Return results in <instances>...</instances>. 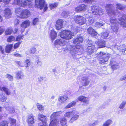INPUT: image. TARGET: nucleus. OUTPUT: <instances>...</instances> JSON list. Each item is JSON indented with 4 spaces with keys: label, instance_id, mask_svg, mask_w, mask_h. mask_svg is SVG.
Wrapping results in <instances>:
<instances>
[{
    "label": "nucleus",
    "instance_id": "f257e3e1",
    "mask_svg": "<svg viewBox=\"0 0 126 126\" xmlns=\"http://www.w3.org/2000/svg\"><path fill=\"white\" fill-rule=\"evenodd\" d=\"M114 6L111 4H108L106 5L105 8L106 12L109 16H111L110 19V21L111 25H117L118 22L114 17H112L113 16H115L118 13L117 10H113Z\"/></svg>",
    "mask_w": 126,
    "mask_h": 126
},
{
    "label": "nucleus",
    "instance_id": "f03ea898",
    "mask_svg": "<svg viewBox=\"0 0 126 126\" xmlns=\"http://www.w3.org/2000/svg\"><path fill=\"white\" fill-rule=\"evenodd\" d=\"M97 54V58L99 61V63L101 64H105L110 57V54H106L102 51H100Z\"/></svg>",
    "mask_w": 126,
    "mask_h": 126
},
{
    "label": "nucleus",
    "instance_id": "7ed1b4c3",
    "mask_svg": "<svg viewBox=\"0 0 126 126\" xmlns=\"http://www.w3.org/2000/svg\"><path fill=\"white\" fill-rule=\"evenodd\" d=\"M74 34L71 32L67 30H64L61 32L60 36L63 39L68 40L70 39L73 38Z\"/></svg>",
    "mask_w": 126,
    "mask_h": 126
},
{
    "label": "nucleus",
    "instance_id": "20e7f679",
    "mask_svg": "<svg viewBox=\"0 0 126 126\" xmlns=\"http://www.w3.org/2000/svg\"><path fill=\"white\" fill-rule=\"evenodd\" d=\"M32 0H14V3L18 4L20 6H23L24 5L28 6L31 8L32 5Z\"/></svg>",
    "mask_w": 126,
    "mask_h": 126
},
{
    "label": "nucleus",
    "instance_id": "39448f33",
    "mask_svg": "<svg viewBox=\"0 0 126 126\" xmlns=\"http://www.w3.org/2000/svg\"><path fill=\"white\" fill-rule=\"evenodd\" d=\"M35 7L37 8H39L40 9H42L44 6V11H46L47 9V5L45 4L44 0H35Z\"/></svg>",
    "mask_w": 126,
    "mask_h": 126
},
{
    "label": "nucleus",
    "instance_id": "423d86ee",
    "mask_svg": "<svg viewBox=\"0 0 126 126\" xmlns=\"http://www.w3.org/2000/svg\"><path fill=\"white\" fill-rule=\"evenodd\" d=\"M91 10L92 13L94 15H102L104 13V11L103 9L100 8H98L95 5L91 7Z\"/></svg>",
    "mask_w": 126,
    "mask_h": 126
},
{
    "label": "nucleus",
    "instance_id": "0eeeda50",
    "mask_svg": "<svg viewBox=\"0 0 126 126\" xmlns=\"http://www.w3.org/2000/svg\"><path fill=\"white\" fill-rule=\"evenodd\" d=\"M74 19L75 22L80 25L84 24L86 22V19L80 15L75 16Z\"/></svg>",
    "mask_w": 126,
    "mask_h": 126
},
{
    "label": "nucleus",
    "instance_id": "6e6552de",
    "mask_svg": "<svg viewBox=\"0 0 126 126\" xmlns=\"http://www.w3.org/2000/svg\"><path fill=\"white\" fill-rule=\"evenodd\" d=\"M31 15V12L28 10L24 9L22 10L20 18L22 19L27 18Z\"/></svg>",
    "mask_w": 126,
    "mask_h": 126
},
{
    "label": "nucleus",
    "instance_id": "1a4fd4ad",
    "mask_svg": "<svg viewBox=\"0 0 126 126\" xmlns=\"http://www.w3.org/2000/svg\"><path fill=\"white\" fill-rule=\"evenodd\" d=\"M69 50L70 52L72 55L76 53L78 51V49L76 47H72L71 45H69L68 46V47L65 48L64 51L65 50L68 51Z\"/></svg>",
    "mask_w": 126,
    "mask_h": 126
},
{
    "label": "nucleus",
    "instance_id": "9d476101",
    "mask_svg": "<svg viewBox=\"0 0 126 126\" xmlns=\"http://www.w3.org/2000/svg\"><path fill=\"white\" fill-rule=\"evenodd\" d=\"M88 8L87 5L84 4H82L76 7L75 10L76 12L85 11Z\"/></svg>",
    "mask_w": 126,
    "mask_h": 126
},
{
    "label": "nucleus",
    "instance_id": "9b49d317",
    "mask_svg": "<svg viewBox=\"0 0 126 126\" xmlns=\"http://www.w3.org/2000/svg\"><path fill=\"white\" fill-rule=\"evenodd\" d=\"M87 55L92 54L96 51L95 47L92 44H90L87 47Z\"/></svg>",
    "mask_w": 126,
    "mask_h": 126
},
{
    "label": "nucleus",
    "instance_id": "f8f14e48",
    "mask_svg": "<svg viewBox=\"0 0 126 126\" xmlns=\"http://www.w3.org/2000/svg\"><path fill=\"white\" fill-rule=\"evenodd\" d=\"M31 22L29 20H25L23 22L21 25V27L22 28L21 31L22 32H24L25 29L28 27L30 25Z\"/></svg>",
    "mask_w": 126,
    "mask_h": 126
},
{
    "label": "nucleus",
    "instance_id": "ddd939ff",
    "mask_svg": "<svg viewBox=\"0 0 126 126\" xmlns=\"http://www.w3.org/2000/svg\"><path fill=\"white\" fill-rule=\"evenodd\" d=\"M4 16L5 18H8L11 17L12 14L11 10L9 8H5L4 10Z\"/></svg>",
    "mask_w": 126,
    "mask_h": 126
},
{
    "label": "nucleus",
    "instance_id": "4468645a",
    "mask_svg": "<svg viewBox=\"0 0 126 126\" xmlns=\"http://www.w3.org/2000/svg\"><path fill=\"white\" fill-rule=\"evenodd\" d=\"M63 21L62 19H59L56 22L55 25L56 29L57 30H59L61 29L63 24Z\"/></svg>",
    "mask_w": 126,
    "mask_h": 126
},
{
    "label": "nucleus",
    "instance_id": "2eb2a0df",
    "mask_svg": "<svg viewBox=\"0 0 126 126\" xmlns=\"http://www.w3.org/2000/svg\"><path fill=\"white\" fill-rule=\"evenodd\" d=\"M66 43V41L62 39L57 40L54 43L55 45H59L61 46H63L65 45Z\"/></svg>",
    "mask_w": 126,
    "mask_h": 126
},
{
    "label": "nucleus",
    "instance_id": "dca6fc26",
    "mask_svg": "<svg viewBox=\"0 0 126 126\" xmlns=\"http://www.w3.org/2000/svg\"><path fill=\"white\" fill-rule=\"evenodd\" d=\"M119 20L120 21V24L123 27L126 28V15H123L122 17L119 18Z\"/></svg>",
    "mask_w": 126,
    "mask_h": 126
},
{
    "label": "nucleus",
    "instance_id": "f3484780",
    "mask_svg": "<svg viewBox=\"0 0 126 126\" xmlns=\"http://www.w3.org/2000/svg\"><path fill=\"white\" fill-rule=\"evenodd\" d=\"M28 122L29 125L30 126H32L34 123V116L32 114H31L28 116Z\"/></svg>",
    "mask_w": 126,
    "mask_h": 126
},
{
    "label": "nucleus",
    "instance_id": "a211bd4d",
    "mask_svg": "<svg viewBox=\"0 0 126 126\" xmlns=\"http://www.w3.org/2000/svg\"><path fill=\"white\" fill-rule=\"evenodd\" d=\"M83 41V39L81 36H78L77 38L73 39V43L77 45L80 44Z\"/></svg>",
    "mask_w": 126,
    "mask_h": 126
},
{
    "label": "nucleus",
    "instance_id": "6ab92c4d",
    "mask_svg": "<svg viewBox=\"0 0 126 126\" xmlns=\"http://www.w3.org/2000/svg\"><path fill=\"white\" fill-rule=\"evenodd\" d=\"M89 82L90 81L87 77H84L82 78L81 83L82 85L83 86H87L89 84Z\"/></svg>",
    "mask_w": 126,
    "mask_h": 126
},
{
    "label": "nucleus",
    "instance_id": "aec40b11",
    "mask_svg": "<svg viewBox=\"0 0 126 126\" xmlns=\"http://www.w3.org/2000/svg\"><path fill=\"white\" fill-rule=\"evenodd\" d=\"M87 33L92 35L96 36L97 34V32L92 27H90L87 30Z\"/></svg>",
    "mask_w": 126,
    "mask_h": 126
},
{
    "label": "nucleus",
    "instance_id": "412c9836",
    "mask_svg": "<svg viewBox=\"0 0 126 126\" xmlns=\"http://www.w3.org/2000/svg\"><path fill=\"white\" fill-rule=\"evenodd\" d=\"M95 43L98 46V47L101 48L105 46V42L103 41L100 40L96 42Z\"/></svg>",
    "mask_w": 126,
    "mask_h": 126
},
{
    "label": "nucleus",
    "instance_id": "4be33fe9",
    "mask_svg": "<svg viewBox=\"0 0 126 126\" xmlns=\"http://www.w3.org/2000/svg\"><path fill=\"white\" fill-rule=\"evenodd\" d=\"M50 35L51 40L53 41L57 37L56 32L53 30H51L49 31Z\"/></svg>",
    "mask_w": 126,
    "mask_h": 126
},
{
    "label": "nucleus",
    "instance_id": "5701e85b",
    "mask_svg": "<svg viewBox=\"0 0 126 126\" xmlns=\"http://www.w3.org/2000/svg\"><path fill=\"white\" fill-rule=\"evenodd\" d=\"M77 99L79 101L83 102H87L89 101V100L88 98L82 95L79 96L78 98Z\"/></svg>",
    "mask_w": 126,
    "mask_h": 126
},
{
    "label": "nucleus",
    "instance_id": "b1692460",
    "mask_svg": "<svg viewBox=\"0 0 126 126\" xmlns=\"http://www.w3.org/2000/svg\"><path fill=\"white\" fill-rule=\"evenodd\" d=\"M68 96L65 95L60 96L58 98L59 101L60 102H65L68 99Z\"/></svg>",
    "mask_w": 126,
    "mask_h": 126
},
{
    "label": "nucleus",
    "instance_id": "393cba45",
    "mask_svg": "<svg viewBox=\"0 0 126 126\" xmlns=\"http://www.w3.org/2000/svg\"><path fill=\"white\" fill-rule=\"evenodd\" d=\"M36 48L34 47H33L30 49V50H28L26 52V53L27 54H34L36 51Z\"/></svg>",
    "mask_w": 126,
    "mask_h": 126
},
{
    "label": "nucleus",
    "instance_id": "a878e982",
    "mask_svg": "<svg viewBox=\"0 0 126 126\" xmlns=\"http://www.w3.org/2000/svg\"><path fill=\"white\" fill-rule=\"evenodd\" d=\"M49 126H57L59 123V120L57 119L51 120Z\"/></svg>",
    "mask_w": 126,
    "mask_h": 126
},
{
    "label": "nucleus",
    "instance_id": "bb28decb",
    "mask_svg": "<svg viewBox=\"0 0 126 126\" xmlns=\"http://www.w3.org/2000/svg\"><path fill=\"white\" fill-rule=\"evenodd\" d=\"M110 64L111 65L112 69L113 70L116 69L118 67V64L114 61H111Z\"/></svg>",
    "mask_w": 126,
    "mask_h": 126
},
{
    "label": "nucleus",
    "instance_id": "cd10ccee",
    "mask_svg": "<svg viewBox=\"0 0 126 126\" xmlns=\"http://www.w3.org/2000/svg\"><path fill=\"white\" fill-rule=\"evenodd\" d=\"M22 10L20 8H17L15 9V12L16 15L20 18Z\"/></svg>",
    "mask_w": 126,
    "mask_h": 126
},
{
    "label": "nucleus",
    "instance_id": "c85d7f7f",
    "mask_svg": "<svg viewBox=\"0 0 126 126\" xmlns=\"http://www.w3.org/2000/svg\"><path fill=\"white\" fill-rule=\"evenodd\" d=\"M60 121L61 125L62 126H66L67 121L66 118L63 117L61 118Z\"/></svg>",
    "mask_w": 126,
    "mask_h": 126
},
{
    "label": "nucleus",
    "instance_id": "c756f323",
    "mask_svg": "<svg viewBox=\"0 0 126 126\" xmlns=\"http://www.w3.org/2000/svg\"><path fill=\"white\" fill-rule=\"evenodd\" d=\"M24 77V74L22 72L19 71L17 73L16 77V78L20 79L23 78Z\"/></svg>",
    "mask_w": 126,
    "mask_h": 126
},
{
    "label": "nucleus",
    "instance_id": "7c9ffc66",
    "mask_svg": "<svg viewBox=\"0 0 126 126\" xmlns=\"http://www.w3.org/2000/svg\"><path fill=\"white\" fill-rule=\"evenodd\" d=\"M61 113V112H54L51 116V120L55 119H56L57 117L59 116Z\"/></svg>",
    "mask_w": 126,
    "mask_h": 126
},
{
    "label": "nucleus",
    "instance_id": "2f4dec72",
    "mask_svg": "<svg viewBox=\"0 0 126 126\" xmlns=\"http://www.w3.org/2000/svg\"><path fill=\"white\" fill-rule=\"evenodd\" d=\"M13 47V44L7 45L5 48V52L10 53Z\"/></svg>",
    "mask_w": 126,
    "mask_h": 126
},
{
    "label": "nucleus",
    "instance_id": "473e14b6",
    "mask_svg": "<svg viewBox=\"0 0 126 126\" xmlns=\"http://www.w3.org/2000/svg\"><path fill=\"white\" fill-rule=\"evenodd\" d=\"M13 31V30L11 28H8L6 30L5 34L6 35H9L11 34Z\"/></svg>",
    "mask_w": 126,
    "mask_h": 126
},
{
    "label": "nucleus",
    "instance_id": "72a5a7b5",
    "mask_svg": "<svg viewBox=\"0 0 126 126\" xmlns=\"http://www.w3.org/2000/svg\"><path fill=\"white\" fill-rule=\"evenodd\" d=\"M117 25H111V29L113 32L117 33L118 30V27H117Z\"/></svg>",
    "mask_w": 126,
    "mask_h": 126
},
{
    "label": "nucleus",
    "instance_id": "f704fd0d",
    "mask_svg": "<svg viewBox=\"0 0 126 126\" xmlns=\"http://www.w3.org/2000/svg\"><path fill=\"white\" fill-rule=\"evenodd\" d=\"M116 5V9L120 10H123L126 8L125 6L122 5L120 3H118Z\"/></svg>",
    "mask_w": 126,
    "mask_h": 126
},
{
    "label": "nucleus",
    "instance_id": "c9c22d12",
    "mask_svg": "<svg viewBox=\"0 0 126 126\" xmlns=\"http://www.w3.org/2000/svg\"><path fill=\"white\" fill-rule=\"evenodd\" d=\"M2 90L7 95L10 94L11 92L8 89L4 87H2Z\"/></svg>",
    "mask_w": 126,
    "mask_h": 126
},
{
    "label": "nucleus",
    "instance_id": "e433bc0d",
    "mask_svg": "<svg viewBox=\"0 0 126 126\" xmlns=\"http://www.w3.org/2000/svg\"><path fill=\"white\" fill-rule=\"evenodd\" d=\"M79 116L78 115L75 114L74 115L71 119L69 121L70 123L73 122L77 120L79 118Z\"/></svg>",
    "mask_w": 126,
    "mask_h": 126
},
{
    "label": "nucleus",
    "instance_id": "4c0bfd02",
    "mask_svg": "<svg viewBox=\"0 0 126 126\" xmlns=\"http://www.w3.org/2000/svg\"><path fill=\"white\" fill-rule=\"evenodd\" d=\"M46 117L43 115L39 114V119L42 122H45Z\"/></svg>",
    "mask_w": 126,
    "mask_h": 126
},
{
    "label": "nucleus",
    "instance_id": "58836bf2",
    "mask_svg": "<svg viewBox=\"0 0 126 126\" xmlns=\"http://www.w3.org/2000/svg\"><path fill=\"white\" fill-rule=\"evenodd\" d=\"M112 123V121L110 120H108L106 121L103 124V126H109Z\"/></svg>",
    "mask_w": 126,
    "mask_h": 126
},
{
    "label": "nucleus",
    "instance_id": "ea45409f",
    "mask_svg": "<svg viewBox=\"0 0 126 126\" xmlns=\"http://www.w3.org/2000/svg\"><path fill=\"white\" fill-rule=\"evenodd\" d=\"M121 47L120 49V50H121L122 53L124 54H126V47L124 45H123L121 46Z\"/></svg>",
    "mask_w": 126,
    "mask_h": 126
},
{
    "label": "nucleus",
    "instance_id": "a19ab883",
    "mask_svg": "<svg viewBox=\"0 0 126 126\" xmlns=\"http://www.w3.org/2000/svg\"><path fill=\"white\" fill-rule=\"evenodd\" d=\"M73 115V112L70 111L66 112L64 114V116L65 117L69 118L71 117Z\"/></svg>",
    "mask_w": 126,
    "mask_h": 126
},
{
    "label": "nucleus",
    "instance_id": "79ce46f5",
    "mask_svg": "<svg viewBox=\"0 0 126 126\" xmlns=\"http://www.w3.org/2000/svg\"><path fill=\"white\" fill-rule=\"evenodd\" d=\"M25 63L26 68L29 67L31 64V60L29 59H27L25 61Z\"/></svg>",
    "mask_w": 126,
    "mask_h": 126
},
{
    "label": "nucleus",
    "instance_id": "37998d69",
    "mask_svg": "<svg viewBox=\"0 0 126 126\" xmlns=\"http://www.w3.org/2000/svg\"><path fill=\"white\" fill-rule=\"evenodd\" d=\"M94 22V19L92 17H90L88 20L87 23L90 25L92 24Z\"/></svg>",
    "mask_w": 126,
    "mask_h": 126
},
{
    "label": "nucleus",
    "instance_id": "c03bdc74",
    "mask_svg": "<svg viewBox=\"0 0 126 126\" xmlns=\"http://www.w3.org/2000/svg\"><path fill=\"white\" fill-rule=\"evenodd\" d=\"M109 33L107 32L102 33L101 34V37L105 39L109 35Z\"/></svg>",
    "mask_w": 126,
    "mask_h": 126
},
{
    "label": "nucleus",
    "instance_id": "a18cd8bd",
    "mask_svg": "<svg viewBox=\"0 0 126 126\" xmlns=\"http://www.w3.org/2000/svg\"><path fill=\"white\" fill-rule=\"evenodd\" d=\"M15 38L13 36H10L7 38V41L8 42H10L15 40Z\"/></svg>",
    "mask_w": 126,
    "mask_h": 126
},
{
    "label": "nucleus",
    "instance_id": "49530a36",
    "mask_svg": "<svg viewBox=\"0 0 126 126\" xmlns=\"http://www.w3.org/2000/svg\"><path fill=\"white\" fill-rule=\"evenodd\" d=\"M58 5L57 3L49 4V7L51 9H52L57 7Z\"/></svg>",
    "mask_w": 126,
    "mask_h": 126
},
{
    "label": "nucleus",
    "instance_id": "de8ad7c7",
    "mask_svg": "<svg viewBox=\"0 0 126 126\" xmlns=\"http://www.w3.org/2000/svg\"><path fill=\"white\" fill-rule=\"evenodd\" d=\"M8 123L6 121H3L0 123V126H8Z\"/></svg>",
    "mask_w": 126,
    "mask_h": 126
},
{
    "label": "nucleus",
    "instance_id": "09e8293b",
    "mask_svg": "<svg viewBox=\"0 0 126 126\" xmlns=\"http://www.w3.org/2000/svg\"><path fill=\"white\" fill-rule=\"evenodd\" d=\"M6 77L9 81H12L13 80V76L9 74H8L6 75Z\"/></svg>",
    "mask_w": 126,
    "mask_h": 126
},
{
    "label": "nucleus",
    "instance_id": "8fccbe9b",
    "mask_svg": "<svg viewBox=\"0 0 126 126\" xmlns=\"http://www.w3.org/2000/svg\"><path fill=\"white\" fill-rule=\"evenodd\" d=\"M103 24L101 22H97L95 24V27H100L103 26Z\"/></svg>",
    "mask_w": 126,
    "mask_h": 126
},
{
    "label": "nucleus",
    "instance_id": "3c124183",
    "mask_svg": "<svg viewBox=\"0 0 126 126\" xmlns=\"http://www.w3.org/2000/svg\"><path fill=\"white\" fill-rule=\"evenodd\" d=\"M39 22V19L38 18H35L33 20L32 23L33 25H36Z\"/></svg>",
    "mask_w": 126,
    "mask_h": 126
},
{
    "label": "nucleus",
    "instance_id": "603ef678",
    "mask_svg": "<svg viewBox=\"0 0 126 126\" xmlns=\"http://www.w3.org/2000/svg\"><path fill=\"white\" fill-rule=\"evenodd\" d=\"M75 103H70L66 106L65 108L66 109L69 108L73 107L75 105Z\"/></svg>",
    "mask_w": 126,
    "mask_h": 126
},
{
    "label": "nucleus",
    "instance_id": "864d4df0",
    "mask_svg": "<svg viewBox=\"0 0 126 126\" xmlns=\"http://www.w3.org/2000/svg\"><path fill=\"white\" fill-rule=\"evenodd\" d=\"M23 36L21 35H19L17 36L16 38V41H18L23 40Z\"/></svg>",
    "mask_w": 126,
    "mask_h": 126
},
{
    "label": "nucleus",
    "instance_id": "5fc2aeb1",
    "mask_svg": "<svg viewBox=\"0 0 126 126\" xmlns=\"http://www.w3.org/2000/svg\"><path fill=\"white\" fill-rule=\"evenodd\" d=\"M11 0H2V2L5 5L8 4H9Z\"/></svg>",
    "mask_w": 126,
    "mask_h": 126
},
{
    "label": "nucleus",
    "instance_id": "6e6d98bb",
    "mask_svg": "<svg viewBox=\"0 0 126 126\" xmlns=\"http://www.w3.org/2000/svg\"><path fill=\"white\" fill-rule=\"evenodd\" d=\"M21 42H19L15 44L14 46V48L15 49L19 47V45L21 44Z\"/></svg>",
    "mask_w": 126,
    "mask_h": 126
},
{
    "label": "nucleus",
    "instance_id": "4d7b16f0",
    "mask_svg": "<svg viewBox=\"0 0 126 126\" xmlns=\"http://www.w3.org/2000/svg\"><path fill=\"white\" fill-rule=\"evenodd\" d=\"M37 106L38 108L40 110H43L44 109V107H43L42 105H39V103H38Z\"/></svg>",
    "mask_w": 126,
    "mask_h": 126
},
{
    "label": "nucleus",
    "instance_id": "13d9d810",
    "mask_svg": "<svg viewBox=\"0 0 126 126\" xmlns=\"http://www.w3.org/2000/svg\"><path fill=\"white\" fill-rule=\"evenodd\" d=\"M0 51L2 54L4 53V47L3 46H0Z\"/></svg>",
    "mask_w": 126,
    "mask_h": 126
},
{
    "label": "nucleus",
    "instance_id": "bf43d9fd",
    "mask_svg": "<svg viewBox=\"0 0 126 126\" xmlns=\"http://www.w3.org/2000/svg\"><path fill=\"white\" fill-rule=\"evenodd\" d=\"M5 31V29L2 26H0V35H1Z\"/></svg>",
    "mask_w": 126,
    "mask_h": 126
},
{
    "label": "nucleus",
    "instance_id": "052dcab7",
    "mask_svg": "<svg viewBox=\"0 0 126 126\" xmlns=\"http://www.w3.org/2000/svg\"><path fill=\"white\" fill-rule=\"evenodd\" d=\"M126 103H121L119 105V108L120 109H123L125 107Z\"/></svg>",
    "mask_w": 126,
    "mask_h": 126
},
{
    "label": "nucleus",
    "instance_id": "680f3d73",
    "mask_svg": "<svg viewBox=\"0 0 126 126\" xmlns=\"http://www.w3.org/2000/svg\"><path fill=\"white\" fill-rule=\"evenodd\" d=\"M38 126H47L45 122H42L39 124Z\"/></svg>",
    "mask_w": 126,
    "mask_h": 126
},
{
    "label": "nucleus",
    "instance_id": "e2e57ef3",
    "mask_svg": "<svg viewBox=\"0 0 126 126\" xmlns=\"http://www.w3.org/2000/svg\"><path fill=\"white\" fill-rule=\"evenodd\" d=\"M37 64L39 66H41L42 65V63L40 60H38L36 61Z\"/></svg>",
    "mask_w": 126,
    "mask_h": 126
},
{
    "label": "nucleus",
    "instance_id": "0e129e2a",
    "mask_svg": "<svg viewBox=\"0 0 126 126\" xmlns=\"http://www.w3.org/2000/svg\"><path fill=\"white\" fill-rule=\"evenodd\" d=\"M94 0H84V2L86 3H91Z\"/></svg>",
    "mask_w": 126,
    "mask_h": 126
},
{
    "label": "nucleus",
    "instance_id": "69168bd1",
    "mask_svg": "<svg viewBox=\"0 0 126 126\" xmlns=\"http://www.w3.org/2000/svg\"><path fill=\"white\" fill-rule=\"evenodd\" d=\"M9 112L11 113H13L15 112V110L13 107H11L9 110Z\"/></svg>",
    "mask_w": 126,
    "mask_h": 126
},
{
    "label": "nucleus",
    "instance_id": "338daca9",
    "mask_svg": "<svg viewBox=\"0 0 126 126\" xmlns=\"http://www.w3.org/2000/svg\"><path fill=\"white\" fill-rule=\"evenodd\" d=\"M16 63L18 64V65L21 67H23V66L21 64V62L20 61H16Z\"/></svg>",
    "mask_w": 126,
    "mask_h": 126
},
{
    "label": "nucleus",
    "instance_id": "774afa93",
    "mask_svg": "<svg viewBox=\"0 0 126 126\" xmlns=\"http://www.w3.org/2000/svg\"><path fill=\"white\" fill-rule=\"evenodd\" d=\"M19 20L18 19H16L14 21L15 25H17L19 23Z\"/></svg>",
    "mask_w": 126,
    "mask_h": 126
}]
</instances>
